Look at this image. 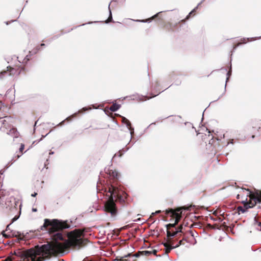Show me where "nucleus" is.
I'll return each mask as SVG.
<instances>
[{"label": "nucleus", "mask_w": 261, "mask_h": 261, "mask_svg": "<svg viewBox=\"0 0 261 261\" xmlns=\"http://www.w3.org/2000/svg\"><path fill=\"white\" fill-rule=\"evenodd\" d=\"M164 246H165V248L169 247V246L171 245H174V243L173 240H172L171 239H168L167 242L163 243Z\"/></svg>", "instance_id": "18"}, {"label": "nucleus", "mask_w": 261, "mask_h": 261, "mask_svg": "<svg viewBox=\"0 0 261 261\" xmlns=\"http://www.w3.org/2000/svg\"><path fill=\"white\" fill-rule=\"evenodd\" d=\"M24 149V144H21V145H20V147L19 148V152H20V154H17V158H19L22 154V152H23V151Z\"/></svg>", "instance_id": "22"}, {"label": "nucleus", "mask_w": 261, "mask_h": 261, "mask_svg": "<svg viewBox=\"0 0 261 261\" xmlns=\"http://www.w3.org/2000/svg\"><path fill=\"white\" fill-rule=\"evenodd\" d=\"M7 70L3 71L1 74L4 75L5 74L8 73L9 75L17 74L19 75L20 74L21 71L25 72L24 68L23 67H21L20 69H16L15 68H12L10 66L7 67Z\"/></svg>", "instance_id": "8"}, {"label": "nucleus", "mask_w": 261, "mask_h": 261, "mask_svg": "<svg viewBox=\"0 0 261 261\" xmlns=\"http://www.w3.org/2000/svg\"><path fill=\"white\" fill-rule=\"evenodd\" d=\"M7 195V191L5 190L0 189V202L3 203V199Z\"/></svg>", "instance_id": "17"}, {"label": "nucleus", "mask_w": 261, "mask_h": 261, "mask_svg": "<svg viewBox=\"0 0 261 261\" xmlns=\"http://www.w3.org/2000/svg\"><path fill=\"white\" fill-rule=\"evenodd\" d=\"M242 42H240L238 44V45H239L242 43H246L247 41H249V39L247 38V39L245 38H244L243 40H241Z\"/></svg>", "instance_id": "29"}, {"label": "nucleus", "mask_w": 261, "mask_h": 261, "mask_svg": "<svg viewBox=\"0 0 261 261\" xmlns=\"http://www.w3.org/2000/svg\"><path fill=\"white\" fill-rule=\"evenodd\" d=\"M39 50L40 47L39 46H38L35 48H34L32 51H30L29 52V54L28 55H27L25 58L24 59L23 62L27 63L31 59V56L33 55V54H37Z\"/></svg>", "instance_id": "10"}, {"label": "nucleus", "mask_w": 261, "mask_h": 261, "mask_svg": "<svg viewBox=\"0 0 261 261\" xmlns=\"http://www.w3.org/2000/svg\"><path fill=\"white\" fill-rule=\"evenodd\" d=\"M77 113H75L74 114H73L72 115L67 117L66 119V120H67V121H70L71 120V119L73 118H74V117H76V116H77Z\"/></svg>", "instance_id": "27"}, {"label": "nucleus", "mask_w": 261, "mask_h": 261, "mask_svg": "<svg viewBox=\"0 0 261 261\" xmlns=\"http://www.w3.org/2000/svg\"><path fill=\"white\" fill-rule=\"evenodd\" d=\"M112 189L113 191H112L111 195L105 204V211L107 213L110 214L112 217L115 218L118 214V209L113 198V195L115 194L114 189V188H112Z\"/></svg>", "instance_id": "3"}, {"label": "nucleus", "mask_w": 261, "mask_h": 261, "mask_svg": "<svg viewBox=\"0 0 261 261\" xmlns=\"http://www.w3.org/2000/svg\"><path fill=\"white\" fill-rule=\"evenodd\" d=\"M190 233L191 234V235H192V236H193V234H192V230H190Z\"/></svg>", "instance_id": "43"}, {"label": "nucleus", "mask_w": 261, "mask_h": 261, "mask_svg": "<svg viewBox=\"0 0 261 261\" xmlns=\"http://www.w3.org/2000/svg\"><path fill=\"white\" fill-rule=\"evenodd\" d=\"M243 192H246V196L249 197V202L245 201L244 207L246 209L251 208L255 206L256 203L261 202V191H257L252 193L249 189L243 190Z\"/></svg>", "instance_id": "2"}, {"label": "nucleus", "mask_w": 261, "mask_h": 261, "mask_svg": "<svg viewBox=\"0 0 261 261\" xmlns=\"http://www.w3.org/2000/svg\"><path fill=\"white\" fill-rule=\"evenodd\" d=\"M237 211L239 214L240 213H244L245 212V210L242 206H238L237 207Z\"/></svg>", "instance_id": "26"}, {"label": "nucleus", "mask_w": 261, "mask_h": 261, "mask_svg": "<svg viewBox=\"0 0 261 261\" xmlns=\"http://www.w3.org/2000/svg\"><path fill=\"white\" fill-rule=\"evenodd\" d=\"M64 121H62L60 123V125H62V124H63Z\"/></svg>", "instance_id": "44"}, {"label": "nucleus", "mask_w": 261, "mask_h": 261, "mask_svg": "<svg viewBox=\"0 0 261 261\" xmlns=\"http://www.w3.org/2000/svg\"><path fill=\"white\" fill-rule=\"evenodd\" d=\"M11 128V125L7 121L4 119L2 121V126L1 127L0 129L2 132H5L6 129H8Z\"/></svg>", "instance_id": "13"}, {"label": "nucleus", "mask_w": 261, "mask_h": 261, "mask_svg": "<svg viewBox=\"0 0 261 261\" xmlns=\"http://www.w3.org/2000/svg\"><path fill=\"white\" fill-rule=\"evenodd\" d=\"M253 132L256 130L257 132L261 134V120H257L253 122Z\"/></svg>", "instance_id": "11"}, {"label": "nucleus", "mask_w": 261, "mask_h": 261, "mask_svg": "<svg viewBox=\"0 0 261 261\" xmlns=\"http://www.w3.org/2000/svg\"><path fill=\"white\" fill-rule=\"evenodd\" d=\"M259 226H260V227H261V222H260V223H259Z\"/></svg>", "instance_id": "49"}, {"label": "nucleus", "mask_w": 261, "mask_h": 261, "mask_svg": "<svg viewBox=\"0 0 261 261\" xmlns=\"http://www.w3.org/2000/svg\"><path fill=\"white\" fill-rule=\"evenodd\" d=\"M207 226H208L210 228H215V227H213V226L211 224H207Z\"/></svg>", "instance_id": "39"}, {"label": "nucleus", "mask_w": 261, "mask_h": 261, "mask_svg": "<svg viewBox=\"0 0 261 261\" xmlns=\"http://www.w3.org/2000/svg\"><path fill=\"white\" fill-rule=\"evenodd\" d=\"M161 213V211H157L155 212V214H158V213Z\"/></svg>", "instance_id": "41"}, {"label": "nucleus", "mask_w": 261, "mask_h": 261, "mask_svg": "<svg viewBox=\"0 0 261 261\" xmlns=\"http://www.w3.org/2000/svg\"><path fill=\"white\" fill-rule=\"evenodd\" d=\"M2 234L6 238H9L10 237V236L5 233V231H3Z\"/></svg>", "instance_id": "31"}, {"label": "nucleus", "mask_w": 261, "mask_h": 261, "mask_svg": "<svg viewBox=\"0 0 261 261\" xmlns=\"http://www.w3.org/2000/svg\"><path fill=\"white\" fill-rule=\"evenodd\" d=\"M135 256H136V257H138V256H139V255L138 254V253H137V254H135Z\"/></svg>", "instance_id": "45"}, {"label": "nucleus", "mask_w": 261, "mask_h": 261, "mask_svg": "<svg viewBox=\"0 0 261 261\" xmlns=\"http://www.w3.org/2000/svg\"><path fill=\"white\" fill-rule=\"evenodd\" d=\"M112 20V15L111 11H110V16L108 17V19L106 21V22L109 23L110 22H111Z\"/></svg>", "instance_id": "28"}, {"label": "nucleus", "mask_w": 261, "mask_h": 261, "mask_svg": "<svg viewBox=\"0 0 261 261\" xmlns=\"http://www.w3.org/2000/svg\"><path fill=\"white\" fill-rule=\"evenodd\" d=\"M110 175L115 179H118L119 176V173L116 170H111L109 172Z\"/></svg>", "instance_id": "14"}, {"label": "nucleus", "mask_w": 261, "mask_h": 261, "mask_svg": "<svg viewBox=\"0 0 261 261\" xmlns=\"http://www.w3.org/2000/svg\"><path fill=\"white\" fill-rule=\"evenodd\" d=\"M196 8H195L189 14V15L186 17V18L185 19H184V20H185V21L187 19H188L191 16H194L195 15V12H196Z\"/></svg>", "instance_id": "21"}, {"label": "nucleus", "mask_w": 261, "mask_h": 261, "mask_svg": "<svg viewBox=\"0 0 261 261\" xmlns=\"http://www.w3.org/2000/svg\"><path fill=\"white\" fill-rule=\"evenodd\" d=\"M179 232L183 233L182 225H180L175 231L167 229V237L169 239H171V237L176 236Z\"/></svg>", "instance_id": "9"}, {"label": "nucleus", "mask_w": 261, "mask_h": 261, "mask_svg": "<svg viewBox=\"0 0 261 261\" xmlns=\"http://www.w3.org/2000/svg\"><path fill=\"white\" fill-rule=\"evenodd\" d=\"M5 118H7V119H10V118H9V117H5Z\"/></svg>", "instance_id": "50"}, {"label": "nucleus", "mask_w": 261, "mask_h": 261, "mask_svg": "<svg viewBox=\"0 0 261 261\" xmlns=\"http://www.w3.org/2000/svg\"><path fill=\"white\" fill-rule=\"evenodd\" d=\"M214 220L216 221H218V222H221L222 221V219L220 217L215 219Z\"/></svg>", "instance_id": "33"}, {"label": "nucleus", "mask_w": 261, "mask_h": 261, "mask_svg": "<svg viewBox=\"0 0 261 261\" xmlns=\"http://www.w3.org/2000/svg\"><path fill=\"white\" fill-rule=\"evenodd\" d=\"M112 188L114 189V195H113V197H117L116 201L119 202L120 203L122 204L123 205H125L126 203V199L127 198V194L125 192H122L121 194L117 193V189L116 188L111 186V187L109 188V192L111 194L112 191H113Z\"/></svg>", "instance_id": "5"}, {"label": "nucleus", "mask_w": 261, "mask_h": 261, "mask_svg": "<svg viewBox=\"0 0 261 261\" xmlns=\"http://www.w3.org/2000/svg\"><path fill=\"white\" fill-rule=\"evenodd\" d=\"M122 153L120 152V151H119L117 154H115V156L118 155L119 156H121L122 155Z\"/></svg>", "instance_id": "36"}, {"label": "nucleus", "mask_w": 261, "mask_h": 261, "mask_svg": "<svg viewBox=\"0 0 261 261\" xmlns=\"http://www.w3.org/2000/svg\"><path fill=\"white\" fill-rule=\"evenodd\" d=\"M176 247H175V245H171V246H169V247L165 248V253L167 254H168L172 249H174Z\"/></svg>", "instance_id": "24"}, {"label": "nucleus", "mask_w": 261, "mask_h": 261, "mask_svg": "<svg viewBox=\"0 0 261 261\" xmlns=\"http://www.w3.org/2000/svg\"><path fill=\"white\" fill-rule=\"evenodd\" d=\"M87 110H88V109H87L86 108H83L81 110L79 111V113H82L84 111H86Z\"/></svg>", "instance_id": "34"}, {"label": "nucleus", "mask_w": 261, "mask_h": 261, "mask_svg": "<svg viewBox=\"0 0 261 261\" xmlns=\"http://www.w3.org/2000/svg\"><path fill=\"white\" fill-rule=\"evenodd\" d=\"M216 142V140L215 139H212L210 141H209V144H211L212 145H213L214 144V143Z\"/></svg>", "instance_id": "32"}, {"label": "nucleus", "mask_w": 261, "mask_h": 261, "mask_svg": "<svg viewBox=\"0 0 261 261\" xmlns=\"http://www.w3.org/2000/svg\"><path fill=\"white\" fill-rule=\"evenodd\" d=\"M120 108V106L116 103L112 105L110 108V110L112 112H115L118 110Z\"/></svg>", "instance_id": "19"}, {"label": "nucleus", "mask_w": 261, "mask_h": 261, "mask_svg": "<svg viewBox=\"0 0 261 261\" xmlns=\"http://www.w3.org/2000/svg\"><path fill=\"white\" fill-rule=\"evenodd\" d=\"M152 252V254H153L154 255H156V253H157V250H155V249H153L151 251Z\"/></svg>", "instance_id": "35"}, {"label": "nucleus", "mask_w": 261, "mask_h": 261, "mask_svg": "<svg viewBox=\"0 0 261 261\" xmlns=\"http://www.w3.org/2000/svg\"><path fill=\"white\" fill-rule=\"evenodd\" d=\"M14 199L13 197H9V193L7 192V195L4 197V198L3 199V203L0 202V204L4 207L11 210L13 207L15 208L14 205Z\"/></svg>", "instance_id": "7"}, {"label": "nucleus", "mask_w": 261, "mask_h": 261, "mask_svg": "<svg viewBox=\"0 0 261 261\" xmlns=\"http://www.w3.org/2000/svg\"><path fill=\"white\" fill-rule=\"evenodd\" d=\"M37 195V193H34V194H32V196H33V197H35V196H36Z\"/></svg>", "instance_id": "40"}, {"label": "nucleus", "mask_w": 261, "mask_h": 261, "mask_svg": "<svg viewBox=\"0 0 261 261\" xmlns=\"http://www.w3.org/2000/svg\"><path fill=\"white\" fill-rule=\"evenodd\" d=\"M9 226V225H7V228H6V230L8 229Z\"/></svg>", "instance_id": "46"}, {"label": "nucleus", "mask_w": 261, "mask_h": 261, "mask_svg": "<svg viewBox=\"0 0 261 261\" xmlns=\"http://www.w3.org/2000/svg\"><path fill=\"white\" fill-rule=\"evenodd\" d=\"M181 210L180 208H178L176 210L170 208L166 211V214H170L172 218L175 219L174 223H170L166 225L167 229L172 230L171 228L174 227L178 224L181 218Z\"/></svg>", "instance_id": "4"}, {"label": "nucleus", "mask_w": 261, "mask_h": 261, "mask_svg": "<svg viewBox=\"0 0 261 261\" xmlns=\"http://www.w3.org/2000/svg\"><path fill=\"white\" fill-rule=\"evenodd\" d=\"M9 129L10 130H9V132H7V134L8 135H11L14 137H17L18 132L17 131V129L15 128H10Z\"/></svg>", "instance_id": "16"}, {"label": "nucleus", "mask_w": 261, "mask_h": 261, "mask_svg": "<svg viewBox=\"0 0 261 261\" xmlns=\"http://www.w3.org/2000/svg\"><path fill=\"white\" fill-rule=\"evenodd\" d=\"M254 137H255V136H254V135H252V138H254Z\"/></svg>", "instance_id": "47"}, {"label": "nucleus", "mask_w": 261, "mask_h": 261, "mask_svg": "<svg viewBox=\"0 0 261 261\" xmlns=\"http://www.w3.org/2000/svg\"><path fill=\"white\" fill-rule=\"evenodd\" d=\"M158 14H156L155 15H154V16H153L152 17H151L150 18L147 19V20H142L143 22H147V21H149V20H152L153 19L155 18L156 17H157V16L158 15Z\"/></svg>", "instance_id": "30"}, {"label": "nucleus", "mask_w": 261, "mask_h": 261, "mask_svg": "<svg viewBox=\"0 0 261 261\" xmlns=\"http://www.w3.org/2000/svg\"><path fill=\"white\" fill-rule=\"evenodd\" d=\"M122 122L124 123H125L126 126L128 127L129 129H130V130H133L134 129L132 127V126H131V123L130 122V121L127 119H126L125 117H122Z\"/></svg>", "instance_id": "15"}, {"label": "nucleus", "mask_w": 261, "mask_h": 261, "mask_svg": "<svg viewBox=\"0 0 261 261\" xmlns=\"http://www.w3.org/2000/svg\"><path fill=\"white\" fill-rule=\"evenodd\" d=\"M132 255L131 253H128L127 255H125L121 257L120 259L118 258V257H117L116 260H120V261H124L123 258L127 257L130 256Z\"/></svg>", "instance_id": "25"}, {"label": "nucleus", "mask_w": 261, "mask_h": 261, "mask_svg": "<svg viewBox=\"0 0 261 261\" xmlns=\"http://www.w3.org/2000/svg\"><path fill=\"white\" fill-rule=\"evenodd\" d=\"M45 46V44H44V43H41V44H40V46H41V47H42V46Z\"/></svg>", "instance_id": "42"}, {"label": "nucleus", "mask_w": 261, "mask_h": 261, "mask_svg": "<svg viewBox=\"0 0 261 261\" xmlns=\"http://www.w3.org/2000/svg\"><path fill=\"white\" fill-rule=\"evenodd\" d=\"M33 211H35V212H36L37 211L36 209H33Z\"/></svg>", "instance_id": "48"}, {"label": "nucleus", "mask_w": 261, "mask_h": 261, "mask_svg": "<svg viewBox=\"0 0 261 261\" xmlns=\"http://www.w3.org/2000/svg\"><path fill=\"white\" fill-rule=\"evenodd\" d=\"M155 96H156V95H153V96H150V97H146V98L145 99V100H146V99H150V98H152V97H155Z\"/></svg>", "instance_id": "37"}, {"label": "nucleus", "mask_w": 261, "mask_h": 261, "mask_svg": "<svg viewBox=\"0 0 261 261\" xmlns=\"http://www.w3.org/2000/svg\"><path fill=\"white\" fill-rule=\"evenodd\" d=\"M185 242H187V239H186L185 238H183L182 240H180L178 242V244H177L176 245H175V247L176 248H177V247H179L180 245H184L185 243Z\"/></svg>", "instance_id": "20"}, {"label": "nucleus", "mask_w": 261, "mask_h": 261, "mask_svg": "<svg viewBox=\"0 0 261 261\" xmlns=\"http://www.w3.org/2000/svg\"><path fill=\"white\" fill-rule=\"evenodd\" d=\"M187 223H185V221H184L183 222V223H182V224L181 225H182V227H183L184 226H187ZM184 229V228H182V229Z\"/></svg>", "instance_id": "38"}, {"label": "nucleus", "mask_w": 261, "mask_h": 261, "mask_svg": "<svg viewBox=\"0 0 261 261\" xmlns=\"http://www.w3.org/2000/svg\"><path fill=\"white\" fill-rule=\"evenodd\" d=\"M243 190H246V189L243 188L242 189V191L240 194L237 195V198L238 199H240L241 198L242 199V203L244 204L245 203V201H247V196H246V192H243Z\"/></svg>", "instance_id": "12"}, {"label": "nucleus", "mask_w": 261, "mask_h": 261, "mask_svg": "<svg viewBox=\"0 0 261 261\" xmlns=\"http://www.w3.org/2000/svg\"><path fill=\"white\" fill-rule=\"evenodd\" d=\"M139 253L142 255H144L146 256H149V255L152 254L151 251H148V250L139 252Z\"/></svg>", "instance_id": "23"}, {"label": "nucleus", "mask_w": 261, "mask_h": 261, "mask_svg": "<svg viewBox=\"0 0 261 261\" xmlns=\"http://www.w3.org/2000/svg\"><path fill=\"white\" fill-rule=\"evenodd\" d=\"M70 227V225L67 223V221H64L58 219L50 220L46 219L44 220V224L41 227H44L50 234H51L56 231L68 228ZM41 229H43L42 228H41Z\"/></svg>", "instance_id": "1"}, {"label": "nucleus", "mask_w": 261, "mask_h": 261, "mask_svg": "<svg viewBox=\"0 0 261 261\" xmlns=\"http://www.w3.org/2000/svg\"><path fill=\"white\" fill-rule=\"evenodd\" d=\"M185 22V20L184 19H182L175 23H173L170 21L165 22L162 25V28L167 32H173L177 30L178 24Z\"/></svg>", "instance_id": "6"}]
</instances>
